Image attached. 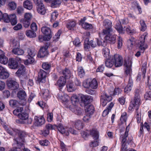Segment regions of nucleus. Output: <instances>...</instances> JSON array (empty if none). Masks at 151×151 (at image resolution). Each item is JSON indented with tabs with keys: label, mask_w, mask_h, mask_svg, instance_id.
<instances>
[{
	"label": "nucleus",
	"mask_w": 151,
	"mask_h": 151,
	"mask_svg": "<svg viewBox=\"0 0 151 151\" xmlns=\"http://www.w3.org/2000/svg\"><path fill=\"white\" fill-rule=\"evenodd\" d=\"M139 90L136 89L135 90V96L133 100H132L130 103L129 109V110H132L134 108H135L137 111L140 104V99L139 96Z\"/></svg>",
	"instance_id": "nucleus-1"
},
{
	"label": "nucleus",
	"mask_w": 151,
	"mask_h": 151,
	"mask_svg": "<svg viewBox=\"0 0 151 151\" xmlns=\"http://www.w3.org/2000/svg\"><path fill=\"white\" fill-rule=\"evenodd\" d=\"M103 26L105 29L103 30V34H108L112 32V23L109 19H106L103 21Z\"/></svg>",
	"instance_id": "nucleus-2"
},
{
	"label": "nucleus",
	"mask_w": 151,
	"mask_h": 151,
	"mask_svg": "<svg viewBox=\"0 0 151 151\" xmlns=\"http://www.w3.org/2000/svg\"><path fill=\"white\" fill-rule=\"evenodd\" d=\"M90 133L94 139V141L91 143L90 146L92 147H96L99 145L98 139L99 137V133L96 130L93 129L90 131Z\"/></svg>",
	"instance_id": "nucleus-3"
},
{
	"label": "nucleus",
	"mask_w": 151,
	"mask_h": 151,
	"mask_svg": "<svg viewBox=\"0 0 151 151\" xmlns=\"http://www.w3.org/2000/svg\"><path fill=\"white\" fill-rule=\"evenodd\" d=\"M25 133L24 132H21L19 133V137L17 139H14V144L13 145L15 144L19 145L20 144L21 145H24V143L25 142L24 137L25 136Z\"/></svg>",
	"instance_id": "nucleus-4"
},
{
	"label": "nucleus",
	"mask_w": 151,
	"mask_h": 151,
	"mask_svg": "<svg viewBox=\"0 0 151 151\" xmlns=\"http://www.w3.org/2000/svg\"><path fill=\"white\" fill-rule=\"evenodd\" d=\"M49 45L50 44L47 43L40 48L38 54V57L42 58L48 55V52L47 49Z\"/></svg>",
	"instance_id": "nucleus-5"
},
{
	"label": "nucleus",
	"mask_w": 151,
	"mask_h": 151,
	"mask_svg": "<svg viewBox=\"0 0 151 151\" xmlns=\"http://www.w3.org/2000/svg\"><path fill=\"white\" fill-rule=\"evenodd\" d=\"M47 73L43 70L40 69L39 73L37 82L39 83H45L46 82V77Z\"/></svg>",
	"instance_id": "nucleus-6"
},
{
	"label": "nucleus",
	"mask_w": 151,
	"mask_h": 151,
	"mask_svg": "<svg viewBox=\"0 0 151 151\" xmlns=\"http://www.w3.org/2000/svg\"><path fill=\"white\" fill-rule=\"evenodd\" d=\"M129 125L126 128V130L123 134H122L120 136V139L121 142H126L129 144V143L131 142L132 141V138L131 137H128V140L127 139V137L128 136V132L129 129Z\"/></svg>",
	"instance_id": "nucleus-7"
},
{
	"label": "nucleus",
	"mask_w": 151,
	"mask_h": 151,
	"mask_svg": "<svg viewBox=\"0 0 151 151\" xmlns=\"http://www.w3.org/2000/svg\"><path fill=\"white\" fill-rule=\"evenodd\" d=\"M112 60H114V65L116 67L121 66L123 64V60L122 57L118 54L112 56Z\"/></svg>",
	"instance_id": "nucleus-8"
},
{
	"label": "nucleus",
	"mask_w": 151,
	"mask_h": 151,
	"mask_svg": "<svg viewBox=\"0 0 151 151\" xmlns=\"http://www.w3.org/2000/svg\"><path fill=\"white\" fill-rule=\"evenodd\" d=\"M124 73L127 76L130 75L131 73L132 72V62L128 60H124Z\"/></svg>",
	"instance_id": "nucleus-9"
},
{
	"label": "nucleus",
	"mask_w": 151,
	"mask_h": 151,
	"mask_svg": "<svg viewBox=\"0 0 151 151\" xmlns=\"http://www.w3.org/2000/svg\"><path fill=\"white\" fill-rule=\"evenodd\" d=\"M146 37V35H141L139 38L138 42V45L139 46V48L141 51H142V52H143L145 49L147 48V45H145L144 46Z\"/></svg>",
	"instance_id": "nucleus-10"
},
{
	"label": "nucleus",
	"mask_w": 151,
	"mask_h": 151,
	"mask_svg": "<svg viewBox=\"0 0 151 151\" xmlns=\"http://www.w3.org/2000/svg\"><path fill=\"white\" fill-rule=\"evenodd\" d=\"M41 31L42 33L45 36H47L49 40L52 37L51 31L50 28L47 27H43L41 28Z\"/></svg>",
	"instance_id": "nucleus-11"
},
{
	"label": "nucleus",
	"mask_w": 151,
	"mask_h": 151,
	"mask_svg": "<svg viewBox=\"0 0 151 151\" xmlns=\"http://www.w3.org/2000/svg\"><path fill=\"white\" fill-rule=\"evenodd\" d=\"M9 75L5 68L0 65V78L4 79L8 78Z\"/></svg>",
	"instance_id": "nucleus-12"
},
{
	"label": "nucleus",
	"mask_w": 151,
	"mask_h": 151,
	"mask_svg": "<svg viewBox=\"0 0 151 151\" xmlns=\"http://www.w3.org/2000/svg\"><path fill=\"white\" fill-rule=\"evenodd\" d=\"M66 82V79L63 76H61L59 78L55 85L58 86L59 90L61 91V89L65 85Z\"/></svg>",
	"instance_id": "nucleus-13"
},
{
	"label": "nucleus",
	"mask_w": 151,
	"mask_h": 151,
	"mask_svg": "<svg viewBox=\"0 0 151 151\" xmlns=\"http://www.w3.org/2000/svg\"><path fill=\"white\" fill-rule=\"evenodd\" d=\"M17 96L19 99L22 100L23 101V104H21L23 106L25 105L26 104V101L24 99L27 97L25 92L23 90L19 91L17 93Z\"/></svg>",
	"instance_id": "nucleus-14"
},
{
	"label": "nucleus",
	"mask_w": 151,
	"mask_h": 151,
	"mask_svg": "<svg viewBox=\"0 0 151 151\" xmlns=\"http://www.w3.org/2000/svg\"><path fill=\"white\" fill-rule=\"evenodd\" d=\"M103 35H106L104 37L105 39L109 41L110 43L114 44L115 42L116 39V36L115 35H111L110 33Z\"/></svg>",
	"instance_id": "nucleus-15"
},
{
	"label": "nucleus",
	"mask_w": 151,
	"mask_h": 151,
	"mask_svg": "<svg viewBox=\"0 0 151 151\" xmlns=\"http://www.w3.org/2000/svg\"><path fill=\"white\" fill-rule=\"evenodd\" d=\"M81 99V102L84 103L85 105L89 104L92 99L91 96L84 95H82Z\"/></svg>",
	"instance_id": "nucleus-16"
},
{
	"label": "nucleus",
	"mask_w": 151,
	"mask_h": 151,
	"mask_svg": "<svg viewBox=\"0 0 151 151\" xmlns=\"http://www.w3.org/2000/svg\"><path fill=\"white\" fill-rule=\"evenodd\" d=\"M85 109L86 113L92 115L94 111V108L91 104H88L85 106Z\"/></svg>",
	"instance_id": "nucleus-17"
},
{
	"label": "nucleus",
	"mask_w": 151,
	"mask_h": 151,
	"mask_svg": "<svg viewBox=\"0 0 151 151\" xmlns=\"http://www.w3.org/2000/svg\"><path fill=\"white\" fill-rule=\"evenodd\" d=\"M35 123L37 126H40L44 124L45 120L42 116H36L35 117Z\"/></svg>",
	"instance_id": "nucleus-18"
},
{
	"label": "nucleus",
	"mask_w": 151,
	"mask_h": 151,
	"mask_svg": "<svg viewBox=\"0 0 151 151\" xmlns=\"http://www.w3.org/2000/svg\"><path fill=\"white\" fill-rule=\"evenodd\" d=\"M2 20L5 22L9 23V17L7 13L3 14L0 11V21Z\"/></svg>",
	"instance_id": "nucleus-19"
},
{
	"label": "nucleus",
	"mask_w": 151,
	"mask_h": 151,
	"mask_svg": "<svg viewBox=\"0 0 151 151\" xmlns=\"http://www.w3.org/2000/svg\"><path fill=\"white\" fill-rule=\"evenodd\" d=\"M132 86L133 81L129 77L128 84L124 89V92L127 93H128L131 90Z\"/></svg>",
	"instance_id": "nucleus-20"
},
{
	"label": "nucleus",
	"mask_w": 151,
	"mask_h": 151,
	"mask_svg": "<svg viewBox=\"0 0 151 151\" xmlns=\"http://www.w3.org/2000/svg\"><path fill=\"white\" fill-rule=\"evenodd\" d=\"M36 7L37 11L39 14L42 15L45 14L46 10L44 4Z\"/></svg>",
	"instance_id": "nucleus-21"
},
{
	"label": "nucleus",
	"mask_w": 151,
	"mask_h": 151,
	"mask_svg": "<svg viewBox=\"0 0 151 151\" xmlns=\"http://www.w3.org/2000/svg\"><path fill=\"white\" fill-rule=\"evenodd\" d=\"M23 5L24 7L29 10H30L32 8L33 5L31 1L28 0L25 1L23 2Z\"/></svg>",
	"instance_id": "nucleus-22"
},
{
	"label": "nucleus",
	"mask_w": 151,
	"mask_h": 151,
	"mask_svg": "<svg viewBox=\"0 0 151 151\" xmlns=\"http://www.w3.org/2000/svg\"><path fill=\"white\" fill-rule=\"evenodd\" d=\"M18 66V63L14 58L10 59V68L15 69H17Z\"/></svg>",
	"instance_id": "nucleus-23"
},
{
	"label": "nucleus",
	"mask_w": 151,
	"mask_h": 151,
	"mask_svg": "<svg viewBox=\"0 0 151 151\" xmlns=\"http://www.w3.org/2000/svg\"><path fill=\"white\" fill-rule=\"evenodd\" d=\"M19 88V84L16 81L10 80V90H17Z\"/></svg>",
	"instance_id": "nucleus-24"
},
{
	"label": "nucleus",
	"mask_w": 151,
	"mask_h": 151,
	"mask_svg": "<svg viewBox=\"0 0 151 151\" xmlns=\"http://www.w3.org/2000/svg\"><path fill=\"white\" fill-rule=\"evenodd\" d=\"M62 73L63 76L65 79H68L71 76V73L69 69L67 68H65L62 70Z\"/></svg>",
	"instance_id": "nucleus-25"
},
{
	"label": "nucleus",
	"mask_w": 151,
	"mask_h": 151,
	"mask_svg": "<svg viewBox=\"0 0 151 151\" xmlns=\"http://www.w3.org/2000/svg\"><path fill=\"white\" fill-rule=\"evenodd\" d=\"M114 64V61L112 60V57L106 58L105 61V65L108 68H111Z\"/></svg>",
	"instance_id": "nucleus-26"
},
{
	"label": "nucleus",
	"mask_w": 151,
	"mask_h": 151,
	"mask_svg": "<svg viewBox=\"0 0 151 151\" xmlns=\"http://www.w3.org/2000/svg\"><path fill=\"white\" fill-rule=\"evenodd\" d=\"M121 24V22L119 20L117 21L115 26V28L119 33L122 34L124 33V32L123 30V28Z\"/></svg>",
	"instance_id": "nucleus-27"
},
{
	"label": "nucleus",
	"mask_w": 151,
	"mask_h": 151,
	"mask_svg": "<svg viewBox=\"0 0 151 151\" xmlns=\"http://www.w3.org/2000/svg\"><path fill=\"white\" fill-rule=\"evenodd\" d=\"M25 72V68L23 65H21L20 67L16 73V74L18 76H20L21 75H23Z\"/></svg>",
	"instance_id": "nucleus-28"
},
{
	"label": "nucleus",
	"mask_w": 151,
	"mask_h": 151,
	"mask_svg": "<svg viewBox=\"0 0 151 151\" xmlns=\"http://www.w3.org/2000/svg\"><path fill=\"white\" fill-rule=\"evenodd\" d=\"M26 57L27 59L24 61V63L25 65H28L34 62L35 59L33 57L28 55H27Z\"/></svg>",
	"instance_id": "nucleus-29"
},
{
	"label": "nucleus",
	"mask_w": 151,
	"mask_h": 151,
	"mask_svg": "<svg viewBox=\"0 0 151 151\" xmlns=\"http://www.w3.org/2000/svg\"><path fill=\"white\" fill-rule=\"evenodd\" d=\"M58 97L61 99L62 101V102L64 104H66L68 103L69 101V97L67 95H64L63 96L60 95V93L58 94Z\"/></svg>",
	"instance_id": "nucleus-30"
},
{
	"label": "nucleus",
	"mask_w": 151,
	"mask_h": 151,
	"mask_svg": "<svg viewBox=\"0 0 151 151\" xmlns=\"http://www.w3.org/2000/svg\"><path fill=\"white\" fill-rule=\"evenodd\" d=\"M10 22L12 25H14L17 24V20L15 14L10 15Z\"/></svg>",
	"instance_id": "nucleus-31"
},
{
	"label": "nucleus",
	"mask_w": 151,
	"mask_h": 151,
	"mask_svg": "<svg viewBox=\"0 0 151 151\" xmlns=\"http://www.w3.org/2000/svg\"><path fill=\"white\" fill-rule=\"evenodd\" d=\"M18 116L20 119L23 120H26L29 117L28 114L26 112L20 113Z\"/></svg>",
	"instance_id": "nucleus-32"
},
{
	"label": "nucleus",
	"mask_w": 151,
	"mask_h": 151,
	"mask_svg": "<svg viewBox=\"0 0 151 151\" xmlns=\"http://www.w3.org/2000/svg\"><path fill=\"white\" fill-rule=\"evenodd\" d=\"M25 34L27 37L30 38H34L36 36V34L35 32L31 30H26Z\"/></svg>",
	"instance_id": "nucleus-33"
},
{
	"label": "nucleus",
	"mask_w": 151,
	"mask_h": 151,
	"mask_svg": "<svg viewBox=\"0 0 151 151\" xmlns=\"http://www.w3.org/2000/svg\"><path fill=\"white\" fill-rule=\"evenodd\" d=\"M12 51L13 53L15 54L19 55H22L24 53V51L23 50L18 48H14Z\"/></svg>",
	"instance_id": "nucleus-34"
},
{
	"label": "nucleus",
	"mask_w": 151,
	"mask_h": 151,
	"mask_svg": "<svg viewBox=\"0 0 151 151\" xmlns=\"http://www.w3.org/2000/svg\"><path fill=\"white\" fill-rule=\"evenodd\" d=\"M74 125L75 128L78 130H81L83 127L82 122L79 120L76 121Z\"/></svg>",
	"instance_id": "nucleus-35"
},
{
	"label": "nucleus",
	"mask_w": 151,
	"mask_h": 151,
	"mask_svg": "<svg viewBox=\"0 0 151 151\" xmlns=\"http://www.w3.org/2000/svg\"><path fill=\"white\" fill-rule=\"evenodd\" d=\"M90 87L93 89H96L98 87V83L96 79L94 78L92 80H90Z\"/></svg>",
	"instance_id": "nucleus-36"
},
{
	"label": "nucleus",
	"mask_w": 151,
	"mask_h": 151,
	"mask_svg": "<svg viewBox=\"0 0 151 151\" xmlns=\"http://www.w3.org/2000/svg\"><path fill=\"white\" fill-rule=\"evenodd\" d=\"M102 53L104 57L106 58L111 57L109 55L110 51L108 48L106 47L104 48L102 50Z\"/></svg>",
	"instance_id": "nucleus-37"
},
{
	"label": "nucleus",
	"mask_w": 151,
	"mask_h": 151,
	"mask_svg": "<svg viewBox=\"0 0 151 151\" xmlns=\"http://www.w3.org/2000/svg\"><path fill=\"white\" fill-rule=\"evenodd\" d=\"M27 52L28 53L27 55L33 57L36 54L37 51L34 49L28 48L27 49Z\"/></svg>",
	"instance_id": "nucleus-38"
},
{
	"label": "nucleus",
	"mask_w": 151,
	"mask_h": 151,
	"mask_svg": "<svg viewBox=\"0 0 151 151\" xmlns=\"http://www.w3.org/2000/svg\"><path fill=\"white\" fill-rule=\"evenodd\" d=\"M61 3L60 0H52L51 6L52 8H54L59 6Z\"/></svg>",
	"instance_id": "nucleus-39"
},
{
	"label": "nucleus",
	"mask_w": 151,
	"mask_h": 151,
	"mask_svg": "<svg viewBox=\"0 0 151 151\" xmlns=\"http://www.w3.org/2000/svg\"><path fill=\"white\" fill-rule=\"evenodd\" d=\"M66 87L67 91L69 92H72L74 91V88H73V83L70 81L67 82Z\"/></svg>",
	"instance_id": "nucleus-40"
},
{
	"label": "nucleus",
	"mask_w": 151,
	"mask_h": 151,
	"mask_svg": "<svg viewBox=\"0 0 151 151\" xmlns=\"http://www.w3.org/2000/svg\"><path fill=\"white\" fill-rule=\"evenodd\" d=\"M78 76L82 78L85 75V71L82 67H80L78 69Z\"/></svg>",
	"instance_id": "nucleus-41"
},
{
	"label": "nucleus",
	"mask_w": 151,
	"mask_h": 151,
	"mask_svg": "<svg viewBox=\"0 0 151 151\" xmlns=\"http://www.w3.org/2000/svg\"><path fill=\"white\" fill-rule=\"evenodd\" d=\"M126 142H121V151H136V150L132 148L128 149L126 150L127 147L126 145Z\"/></svg>",
	"instance_id": "nucleus-42"
},
{
	"label": "nucleus",
	"mask_w": 151,
	"mask_h": 151,
	"mask_svg": "<svg viewBox=\"0 0 151 151\" xmlns=\"http://www.w3.org/2000/svg\"><path fill=\"white\" fill-rule=\"evenodd\" d=\"M8 59L5 55L0 57V63L2 64L6 65L8 63Z\"/></svg>",
	"instance_id": "nucleus-43"
},
{
	"label": "nucleus",
	"mask_w": 151,
	"mask_h": 151,
	"mask_svg": "<svg viewBox=\"0 0 151 151\" xmlns=\"http://www.w3.org/2000/svg\"><path fill=\"white\" fill-rule=\"evenodd\" d=\"M84 49L88 51L90 48V46H91L88 38H87L85 39L84 42Z\"/></svg>",
	"instance_id": "nucleus-44"
},
{
	"label": "nucleus",
	"mask_w": 151,
	"mask_h": 151,
	"mask_svg": "<svg viewBox=\"0 0 151 151\" xmlns=\"http://www.w3.org/2000/svg\"><path fill=\"white\" fill-rule=\"evenodd\" d=\"M57 127L59 131L61 134H63L65 133L66 130L62 124H58V125L57 126Z\"/></svg>",
	"instance_id": "nucleus-45"
},
{
	"label": "nucleus",
	"mask_w": 151,
	"mask_h": 151,
	"mask_svg": "<svg viewBox=\"0 0 151 151\" xmlns=\"http://www.w3.org/2000/svg\"><path fill=\"white\" fill-rule=\"evenodd\" d=\"M76 24L74 21H72L68 22L67 24V27L70 30L73 28L75 26Z\"/></svg>",
	"instance_id": "nucleus-46"
},
{
	"label": "nucleus",
	"mask_w": 151,
	"mask_h": 151,
	"mask_svg": "<svg viewBox=\"0 0 151 151\" xmlns=\"http://www.w3.org/2000/svg\"><path fill=\"white\" fill-rule=\"evenodd\" d=\"M126 31L127 33L131 35H133L134 34H135L136 32L134 29H131V27L129 26H127L126 28Z\"/></svg>",
	"instance_id": "nucleus-47"
},
{
	"label": "nucleus",
	"mask_w": 151,
	"mask_h": 151,
	"mask_svg": "<svg viewBox=\"0 0 151 151\" xmlns=\"http://www.w3.org/2000/svg\"><path fill=\"white\" fill-rule=\"evenodd\" d=\"M147 63L145 62L144 63L142 68V76L143 78H145V73L146 71Z\"/></svg>",
	"instance_id": "nucleus-48"
},
{
	"label": "nucleus",
	"mask_w": 151,
	"mask_h": 151,
	"mask_svg": "<svg viewBox=\"0 0 151 151\" xmlns=\"http://www.w3.org/2000/svg\"><path fill=\"white\" fill-rule=\"evenodd\" d=\"M58 13L56 11L53 12L51 14V18L50 21L52 22H54L56 20L58 15Z\"/></svg>",
	"instance_id": "nucleus-49"
},
{
	"label": "nucleus",
	"mask_w": 151,
	"mask_h": 151,
	"mask_svg": "<svg viewBox=\"0 0 151 151\" xmlns=\"http://www.w3.org/2000/svg\"><path fill=\"white\" fill-rule=\"evenodd\" d=\"M24 27L25 28L28 27L30 24L31 22L28 20L22 19L21 21Z\"/></svg>",
	"instance_id": "nucleus-50"
},
{
	"label": "nucleus",
	"mask_w": 151,
	"mask_h": 151,
	"mask_svg": "<svg viewBox=\"0 0 151 151\" xmlns=\"http://www.w3.org/2000/svg\"><path fill=\"white\" fill-rule=\"evenodd\" d=\"M90 45L92 47H95L98 45L99 39H96L95 40H91L90 42Z\"/></svg>",
	"instance_id": "nucleus-51"
},
{
	"label": "nucleus",
	"mask_w": 151,
	"mask_h": 151,
	"mask_svg": "<svg viewBox=\"0 0 151 151\" xmlns=\"http://www.w3.org/2000/svg\"><path fill=\"white\" fill-rule=\"evenodd\" d=\"M32 18V15L31 13H26L24 14V18L23 19L31 22V19Z\"/></svg>",
	"instance_id": "nucleus-52"
},
{
	"label": "nucleus",
	"mask_w": 151,
	"mask_h": 151,
	"mask_svg": "<svg viewBox=\"0 0 151 151\" xmlns=\"http://www.w3.org/2000/svg\"><path fill=\"white\" fill-rule=\"evenodd\" d=\"M82 27L86 29H90L93 28V26L91 24L87 23H85L82 24Z\"/></svg>",
	"instance_id": "nucleus-53"
},
{
	"label": "nucleus",
	"mask_w": 151,
	"mask_h": 151,
	"mask_svg": "<svg viewBox=\"0 0 151 151\" xmlns=\"http://www.w3.org/2000/svg\"><path fill=\"white\" fill-rule=\"evenodd\" d=\"M18 102L15 100H10V106L13 107H17L18 106Z\"/></svg>",
	"instance_id": "nucleus-54"
},
{
	"label": "nucleus",
	"mask_w": 151,
	"mask_h": 151,
	"mask_svg": "<svg viewBox=\"0 0 151 151\" xmlns=\"http://www.w3.org/2000/svg\"><path fill=\"white\" fill-rule=\"evenodd\" d=\"M107 40L105 39V40H99V42H98V45H101L103 47H105L107 44Z\"/></svg>",
	"instance_id": "nucleus-55"
},
{
	"label": "nucleus",
	"mask_w": 151,
	"mask_h": 151,
	"mask_svg": "<svg viewBox=\"0 0 151 151\" xmlns=\"http://www.w3.org/2000/svg\"><path fill=\"white\" fill-rule=\"evenodd\" d=\"M140 24L141 27V30L142 31H145L146 28V25L144 21L141 20L140 21Z\"/></svg>",
	"instance_id": "nucleus-56"
},
{
	"label": "nucleus",
	"mask_w": 151,
	"mask_h": 151,
	"mask_svg": "<svg viewBox=\"0 0 151 151\" xmlns=\"http://www.w3.org/2000/svg\"><path fill=\"white\" fill-rule=\"evenodd\" d=\"M17 14L20 15H22L24 12V9L22 6H18L17 9Z\"/></svg>",
	"instance_id": "nucleus-57"
},
{
	"label": "nucleus",
	"mask_w": 151,
	"mask_h": 151,
	"mask_svg": "<svg viewBox=\"0 0 151 151\" xmlns=\"http://www.w3.org/2000/svg\"><path fill=\"white\" fill-rule=\"evenodd\" d=\"M51 66V64L47 63H44L42 65L43 68L45 70L49 69L50 68Z\"/></svg>",
	"instance_id": "nucleus-58"
},
{
	"label": "nucleus",
	"mask_w": 151,
	"mask_h": 151,
	"mask_svg": "<svg viewBox=\"0 0 151 151\" xmlns=\"http://www.w3.org/2000/svg\"><path fill=\"white\" fill-rule=\"evenodd\" d=\"M127 114L126 112H124L122 114L121 116L120 120L122 122V121H123L124 122H126L127 119Z\"/></svg>",
	"instance_id": "nucleus-59"
},
{
	"label": "nucleus",
	"mask_w": 151,
	"mask_h": 151,
	"mask_svg": "<svg viewBox=\"0 0 151 151\" xmlns=\"http://www.w3.org/2000/svg\"><path fill=\"white\" fill-rule=\"evenodd\" d=\"M118 37L117 46L118 48H120L122 45V38L120 36H118Z\"/></svg>",
	"instance_id": "nucleus-60"
},
{
	"label": "nucleus",
	"mask_w": 151,
	"mask_h": 151,
	"mask_svg": "<svg viewBox=\"0 0 151 151\" xmlns=\"http://www.w3.org/2000/svg\"><path fill=\"white\" fill-rule=\"evenodd\" d=\"M60 148L62 150L61 151H68L66 145L62 141H60Z\"/></svg>",
	"instance_id": "nucleus-61"
},
{
	"label": "nucleus",
	"mask_w": 151,
	"mask_h": 151,
	"mask_svg": "<svg viewBox=\"0 0 151 151\" xmlns=\"http://www.w3.org/2000/svg\"><path fill=\"white\" fill-rule=\"evenodd\" d=\"M83 86L84 88H88L90 87V80L88 79L85 81L83 82Z\"/></svg>",
	"instance_id": "nucleus-62"
},
{
	"label": "nucleus",
	"mask_w": 151,
	"mask_h": 151,
	"mask_svg": "<svg viewBox=\"0 0 151 151\" xmlns=\"http://www.w3.org/2000/svg\"><path fill=\"white\" fill-rule=\"evenodd\" d=\"M17 145V146L15 147H14L13 148V149L11 150V151H22V148H21V147L23 146L20 145H20Z\"/></svg>",
	"instance_id": "nucleus-63"
},
{
	"label": "nucleus",
	"mask_w": 151,
	"mask_h": 151,
	"mask_svg": "<svg viewBox=\"0 0 151 151\" xmlns=\"http://www.w3.org/2000/svg\"><path fill=\"white\" fill-rule=\"evenodd\" d=\"M144 97L146 100H149L151 99V91L146 92L144 95Z\"/></svg>",
	"instance_id": "nucleus-64"
}]
</instances>
